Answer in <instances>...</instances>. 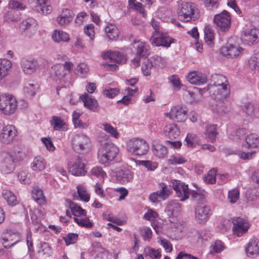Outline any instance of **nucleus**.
I'll return each mask as SVG.
<instances>
[{
	"label": "nucleus",
	"instance_id": "f257e3e1",
	"mask_svg": "<svg viewBox=\"0 0 259 259\" xmlns=\"http://www.w3.org/2000/svg\"><path fill=\"white\" fill-rule=\"evenodd\" d=\"M190 194L193 200L200 201L197 203L195 208V217L197 221L199 224L205 223L209 218L210 208L205 203L204 195L200 190L192 191Z\"/></svg>",
	"mask_w": 259,
	"mask_h": 259
},
{
	"label": "nucleus",
	"instance_id": "f03ea898",
	"mask_svg": "<svg viewBox=\"0 0 259 259\" xmlns=\"http://www.w3.org/2000/svg\"><path fill=\"white\" fill-rule=\"evenodd\" d=\"M102 57L107 61L104 65L107 66V69L112 71L116 70L118 68L116 64H124L126 61V57L118 51H108L103 52Z\"/></svg>",
	"mask_w": 259,
	"mask_h": 259
},
{
	"label": "nucleus",
	"instance_id": "7ed1b4c3",
	"mask_svg": "<svg viewBox=\"0 0 259 259\" xmlns=\"http://www.w3.org/2000/svg\"><path fill=\"white\" fill-rule=\"evenodd\" d=\"M178 14L181 19L187 22L195 21L199 17L195 5L191 2H183L178 8Z\"/></svg>",
	"mask_w": 259,
	"mask_h": 259
},
{
	"label": "nucleus",
	"instance_id": "20e7f679",
	"mask_svg": "<svg viewBox=\"0 0 259 259\" xmlns=\"http://www.w3.org/2000/svg\"><path fill=\"white\" fill-rule=\"evenodd\" d=\"M118 152L117 147L112 143H105L99 150L98 157L100 163L106 164L113 160Z\"/></svg>",
	"mask_w": 259,
	"mask_h": 259
},
{
	"label": "nucleus",
	"instance_id": "39448f33",
	"mask_svg": "<svg viewBox=\"0 0 259 259\" xmlns=\"http://www.w3.org/2000/svg\"><path fill=\"white\" fill-rule=\"evenodd\" d=\"M126 148L128 151L133 154L142 156L148 152L149 145L146 141L139 138H135L130 140L127 143Z\"/></svg>",
	"mask_w": 259,
	"mask_h": 259
},
{
	"label": "nucleus",
	"instance_id": "423d86ee",
	"mask_svg": "<svg viewBox=\"0 0 259 259\" xmlns=\"http://www.w3.org/2000/svg\"><path fill=\"white\" fill-rule=\"evenodd\" d=\"M17 107V102L11 95H0V110L5 115L13 114Z\"/></svg>",
	"mask_w": 259,
	"mask_h": 259
},
{
	"label": "nucleus",
	"instance_id": "0eeeda50",
	"mask_svg": "<svg viewBox=\"0 0 259 259\" xmlns=\"http://www.w3.org/2000/svg\"><path fill=\"white\" fill-rule=\"evenodd\" d=\"M209 106L212 112L220 115L229 113L231 109L230 103L226 99L212 98L209 101Z\"/></svg>",
	"mask_w": 259,
	"mask_h": 259
},
{
	"label": "nucleus",
	"instance_id": "6e6552de",
	"mask_svg": "<svg viewBox=\"0 0 259 259\" xmlns=\"http://www.w3.org/2000/svg\"><path fill=\"white\" fill-rule=\"evenodd\" d=\"M90 139L84 135H76L72 140V147L78 153H83L90 149Z\"/></svg>",
	"mask_w": 259,
	"mask_h": 259
},
{
	"label": "nucleus",
	"instance_id": "1a4fd4ad",
	"mask_svg": "<svg viewBox=\"0 0 259 259\" xmlns=\"http://www.w3.org/2000/svg\"><path fill=\"white\" fill-rule=\"evenodd\" d=\"M213 22L216 25L218 31L225 32L229 30L231 26V17L229 13L224 11L214 16Z\"/></svg>",
	"mask_w": 259,
	"mask_h": 259
},
{
	"label": "nucleus",
	"instance_id": "9d476101",
	"mask_svg": "<svg viewBox=\"0 0 259 259\" xmlns=\"http://www.w3.org/2000/svg\"><path fill=\"white\" fill-rule=\"evenodd\" d=\"M174 39L170 37L167 34L159 33L155 31L150 39L152 45L155 46H163L168 48L174 42Z\"/></svg>",
	"mask_w": 259,
	"mask_h": 259
},
{
	"label": "nucleus",
	"instance_id": "9b49d317",
	"mask_svg": "<svg viewBox=\"0 0 259 259\" xmlns=\"http://www.w3.org/2000/svg\"><path fill=\"white\" fill-rule=\"evenodd\" d=\"M17 131L14 126L7 125L4 126L0 132V142L4 144L11 143L16 136Z\"/></svg>",
	"mask_w": 259,
	"mask_h": 259
},
{
	"label": "nucleus",
	"instance_id": "f8f14e48",
	"mask_svg": "<svg viewBox=\"0 0 259 259\" xmlns=\"http://www.w3.org/2000/svg\"><path fill=\"white\" fill-rule=\"evenodd\" d=\"M85 159L78 156L72 164L69 165V170L76 176H84L87 173Z\"/></svg>",
	"mask_w": 259,
	"mask_h": 259
},
{
	"label": "nucleus",
	"instance_id": "ddd939ff",
	"mask_svg": "<svg viewBox=\"0 0 259 259\" xmlns=\"http://www.w3.org/2000/svg\"><path fill=\"white\" fill-rule=\"evenodd\" d=\"M28 3L30 8L38 13L47 15L52 12L47 0H28Z\"/></svg>",
	"mask_w": 259,
	"mask_h": 259
},
{
	"label": "nucleus",
	"instance_id": "4468645a",
	"mask_svg": "<svg viewBox=\"0 0 259 259\" xmlns=\"http://www.w3.org/2000/svg\"><path fill=\"white\" fill-rule=\"evenodd\" d=\"M187 111L185 108L176 106L173 107L169 112L165 113V115L177 122H184L187 118Z\"/></svg>",
	"mask_w": 259,
	"mask_h": 259
},
{
	"label": "nucleus",
	"instance_id": "2eb2a0df",
	"mask_svg": "<svg viewBox=\"0 0 259 259\" xmlns=\"http://www.w3.org/2000/svg\"><path fill=\"white\" fill-rule=\"evenodd\" d=\"M36 29V22L34 19L31 17H29L23 20L20 25V30L21 33L29 37L34 33Z\"/></svg>",
	"mask_w": 259,
	"mask_h": 259
},
{
	"label": "nucleus",
	"instance_id": "dca6fc26",
	"mask_svg": "<svg viewBox=\"0 0 259 259\" xmlns=\"http://www.w3.org/2000/svg\"><path fill=\"white\" fill-rule=\"evenodd\" d=\"M233 231L234 234L241 236L248 230L249 225L247 221L242 218L238 217L233 219Z\"/></svg>",
	"mask_w": 259,
	"mask_h": 259
},
{
	"label": "nucleus",
	"instance_id": "f3484780",
	"mask_svg": "<svg viewBox=\"0 0 259 259\" xmlns=\"http://www.w3.org/2000/svg\"><path fill=\"white\" fill-rule=\"evenodd\" d=\"M11 154L6 152L0 153V164L3 170L6 173L13 171L15 167V163Z\"/></svg>",
	"mask_w": 259,
	"mask_h": 259
},
{
	"label": "nucleus",
	"instance_id": "a211bd4d",
	"mask_svg": "<svg viewBox=\"0 0 259 259\" xmlns=\"http://www.w3.org/2000/svg\"><path fill=\"white\" fill-rule=\"evenodd\" d=\"M207 90L209 91L212 98L218 99H226L230 94L228 85L208 86Z\"/></svg>",
	"mask_w": 259,
	"mask_h": 259
},
{
	"label": "nucleus",
	"instance_id": "6ab92c4d",
	"mask_svg": "<svg viewBox=\"0 0 259 259\" xmlns=\"http://www.w3.org/2000/svg\"><path fill=\"white\" fill-rule=\"evenodd\" d=\"M172 187L176 191L177 197L180 198V201H185L189 198L190 193L187 185L179 181H175L172 183Z\"/></svg>",
	"mask_w": 259,
	"mask_h": 259
},
{
	"label": "nucleus",
	"instance_id": "aec40b11",
	"mask_svg": "<svg viewBox=\"0 0 259 259\" xmlns=\"http://www.w3.org/2000/svg\"><path fill=\"white\" fill-rule=\"evenodd\" d=\"M166 212L169 218V221L174 223L181 211V204L175 200L170 201L166 207Z\"/></svg>",
	"mask_w": 259,
	"mask_h": 259
},
{
	"label": "nucleus",
	"instance_id": "412c9836",
	"mask_svg": "<svg viewBox=\"0 0 259 259\" xmlns=\"http://www.w3.org/2000/svg\"><path fill=\"white\" fill-rule=\"evenodd\" d=\"M243 49L237 44H227L222 47L221 53L228 58H235L239 55Z\"/></svg>",
	"mask_w": 259,
	"mask_h": 259
},
{
	"label": "nucleus",
	"instance_id": "4be33fe9",
	"mask_svg": "<svg viewBox=\"0 0 259 259\" xmlns=\"http://www.w3.org/2000/svg\"><path fill=\"white\" fill-rule=\"evenodd\" d=\"M149 55V47L144 42L140 43L137 47L135 57L132 60V63L135 67L140 65V60L148 58Z\"/></svg>",
	"mask_w": 259,
	"mask_h": 259
},
{
	"label": "nucleus",
	"instance_id": "5701e85b",
	"mask_svg": "<svg viewBox=\"0 0 259 259\" xmlns=\"http://www.w3.org/2000/svg\"><path fill=\"white\" fill-rule=\"evenodd\" d=\"M23 71L27 74L35 72L38 67L37 61L34 59L23 58L21 61Z\"/></svg>",
	"mask_w": 259,
	"mask_h": 259
},
{
	"label": "nucleus",
	"instance_id": "b1692460",
	"mask_svg": "<svg viewBox=\"0 0 259 259\" xmlns=\"http://www.w3.org/2000/svg\"><path fill=\"white\" fill-rule=\"evenodd\" d=\"M242 110L246 116L250 119L259 118V106L248 102L242 107Z\"/></svg>",
	"mask_w": 259,
	"mask_h": 259
},
{
	"label": "nucleus",
	"instance_id": "393cba45",
	"mask_svg": "<svg viewBox=\"0 0 259 259\" xmlns=\"http://www.w3.org/2000/svg\"><path fill=\"white\" fill-rule=\"evenodd\" d=\"M242 40L249 45L256 44L259 41L258 30L256 29H252L245 31Z\"/></svg>",
	"mask_w": 259,
	"mask_h": 259
},
{
	"label": "nucleus",
	"instance_id": "a878e982",
	"mask_svg": "<svg viewBox=\"0 0 259 259\" xmlns=\"http://www.w3.org/2000/svg\"><path fill=\"white\" fill-rule=\"evenodd\" d=\"M170 194V191L167 186L162 184V188L156 192H153L149 196V199L153 202L159 201L158 198L165 200L167 198Z\"/></svg>",
	"mask_w": 259,
	"mask_h": 259
},
{
	"label": "nucleus",
	"instance_id": "bb28decb",
	"mask_svg": "<svg viewBox=\"0 0 259 259\" xmlns=\"http://www.w3.org/2000/svg\"><path fill=\"white\" fill-rule=\"evenodd\" d=\"M187 80L192 84H200L207 82V77L205 74L193 71L188 74Z\"/></svg>",
	"mask_w": 259,
	"mask_h": 259
},
{
	"label": "nucleus",
	"instance_id": "cd10ccee",
	"mask_svg": "<svg viewBox=\"0 0 259 259\" xmlns=\"http://www.w3.org/2000/svg\"><path fill=\"white\" fill-rule=\"evenodd\" d=\"M248 256L254 257L259 254V239L253 238L248 243L245 248Z\"/></svg>",
	"mask_w": 259,
	"mask_h": 259
},
{
	"label": "nucleus",
	"instance_id": "c85d7f7f",
	"mask_svg": "<svg viewBox=\"0 0 259 259\" xmlns=\"http://www.w3.org/2000/svg\"><path fill=\"white\" fill-rule=\"evenodd\" d=\"M65 205L68 207L72 212V214L75 217L78 215H86V210L82 209L80 206L74 203L69 199H65Z\"/></svg>",
	"mask_w": 259,
	"mask_h": 259
},
{
	"label": "nucleus",
	"instance_id": "c756f323",
	"mask_svg": "<svg viewBox=\"0 0 259 259\" xmlns=\"http://www.w3.org/2000/svg\"><path fill=\"white\" fill-rule=\"evenodd\" d=\"M81 99L85 107L94 112L97 111L98 104L95 98H93L90 97L88 94H85L82 96Z\"/></svg>",
	"mask_w": 259,
	"mask_h": 259
},
{
	"label": "nucleus",
	"instance_id": "7c9ffc66",
	"mask_svg": "<svg viewBox=\"0 0 259 259\" xmlns=\"http://www.w3.org/2000/svg\"><path fill=\"white\" fill-rule=\"evenodd\" d=\"M165 136L171 139L177 138L180 135L179 128L175 124H169L164 128Z\"/></svg>",
	"mask_w": 259,
	"mask_h": 259
},
{
	"label": "nucleus",
	"instance_id": "2f4dec72",
	"mask_svg": "<svg viewBox=\"0 0 259 259\" xmlns=\"http://www.w3.org/2000/svg\"><path fill=\"white\" fill-rule=\"evenodd\" d=\"M117 180L122 184L129 182L133 177L132 172L128 169H121L116 172Z\"/></svg>",
	"mask_w": 259,
	"mask_h": 259
},
{
	"label": "nucleus",
	"instance_id": "473e14b6",
	"mask_svg": "<svg viewBox=\"0 0 259 259\" xmlns=\"http://www.w3.org/2000/svg\"><path fill=\"white\" fill-rule=\"evenodd\" d=\"M229 85L225 76L221 74H214L211 75L210 83L208 86H222Z\"/></svg>",
	"mask_w": 259,
	"mask_h": 259
},
{
	"label": "nucleus",
	"instance_id": "72a5a7b5",
	"mask_svg": "<svg viewBox=\"0 0 259 259\" xmlns=\"http://www.w3.org/2000/svg\"><path fill=\"white\" fill-rule=\"evenodd\" d=\"M12 64L7 59H0V80L7 76L10 72Z\"/></svg>",
	"mask_w": 259,
	"mask_h": 259
},
{
	"label": "nucleus",
	"instance_id": "f704fd0d",
	"mask_svg": "<svg viewBox=\"0 0 259 259\" xmlns=\"http://www.w3.org/2000/svg\"><path fill=\"white\" fill-rule=\"evenodd\" d=\"M105 31L110 40H114L119 36V31L117 27L112 24H110L105 28Z\"/></svg>",
	"mask_w": 259,
	"mask_h": 259
},
{
	"label": "nucleus",
	"instance_id": "c9c22d12",
	"mask_svg": "<svg viewBox=\"0 0 259 259\" xmlns=\"http://www.w3.org/2000/svg\"><path fill=\"white\" fill-rule=\"evenodd\" d=\"M216 129L217 125L215 124H211L205 127L204 135L205 138L211 142H213L215 141L218 134Z\"/></svg>",
	"mask_w": 259,
	"mask_h": 259
},
{
	"label": "nucleus",
	"instance_id": "e433bc0d",
	"mask_svg": "<svg viewBox=\"0 0 259 259\" xmlns=\"http://www.w3.org/2000/svg\"><path fill=\"white\" fill-rule=\"evenodd\" d=\"M46 163L43 157L38 156L35 157L31 163V168L34 170H42L46 167Z\"/></svg>",
	"mask_w": 259,
	"mask_h": 259
},
{
	"label": "nucleus",
	"instance_id": "4c0bfd02",
	"mask_svg": "<svg viewBox=\"0 0 259 259\" xmlns=\"http://www.w3.org/2000/svg\"><path fill=\"white\" fill-rule=\"evenodd\" d=\"M152 148L154 155L159 158H163L167 154L166 148L162 145L159 144L153 145Z\"/></svg>",
	"mask_w": 259,
	"mask_h": 259
},
{
	"label": "nucleus",
	"instance_id": "58836bf2",
	"mask_svg": "<svg viewBox=\"0 0 259 259\" xmlns=\"http://www.w3.org/2000/svg\"><path fill=\"white\" fill-rule=\"evenodd\" d=\"M11 155L14 159L15 163L21 161L26 157V153L25 150L17 148L14 149L11 153Z\"/></svg>",
	"mask_w": 259,
	"mask_h": 259
},
{
	"label": "nucleus",
	"instance_id": "ea45409f",
	"mask_svg": "<svg viewBox=\"0 0 259 259\" xmlns=\"http://www.w3.org/2000/svg\"><path fill=\"white\" fill-rule=\"evenodd\" d=\"M246 143L248 148L258 147H259V137L256 134H251L246 137Z\"/></svg>",
	"mask_w": 259,
	"mask_h": 259
},
{
	"label": "nucleus",
	"instance_id": "a19ab883",
	"mask_svg": "<svg viewBox=\"0 0 259 259\" xmlns=\"http://www.w3.org/2000/svg\"><path fill=\"white\" fill-rule=\"evenodd\" d=\"M204 39L205 42L210 46L213 45L214 41V32L209 26H205L204 30Z\"/></svg>",
	"mask_w": 259,
	"mask_h": 259
},
{
	"label": "nucleus",
	"instance_id": "79ce46f5",
	"mask_svg": "<svg viewBox=\"0 0 259 259\" xmlns=\"http://www.w3.org/2000/svg\"><path fill=\"white\" fill-rule=\"evenodd\" d=\"M32 197L39 204H42L45 202V197L43 192L39 188L34 189L32 191Z\"/></svg>",
	"mask_w": 259,
	"mask_h": 259
},
{
	"label": "nucleus",
	"instance_id": "37998d69",
	"mask_svg": "<svg viewBox=\"0 0 259 259\" xmlns=\"http://www.w3.org/2000/svg\"><path fill=\"white\" fill-rule=\"evenodd\" d=\"M52 38L56 42H60L61 41H67L69 39V35L61 30H56L52 35Z\"/></svg>",
	"mask_w": 259,
	"mask_h": 259
},
{
	"label": "nucleus",
	"instance_id": "c03bdc74",
	"mask_svg": "<svg viewBox=\"0 0 259 259\" xmlns=\"http://www.w3.org/2000/svg\"><path fill=\"white\" fill-rule=\"evenodd\" d=\"M3 196L10 205L14 206L18 203L16 196L10 191L4 190Z\"/></svg>",
	"mask_w": 259,
	"mask_h": 259
},
{
	"label": "nucleus",
	"instance_id": "a18cd8bd",
	"mask_svg": "<svg viewBox=\"0 0 259 259\" xmlns=\"http://www.w3.org/2000/svg\"><path fill=\"white\" fill-rule=\"evenodd\" d=\"M6 236L4 237L3 240L5 241V242H3V245L5 248H10L14 244H15L18 241V240H17L11 243L10 244H5V243L7 242H8L9 241H13L14 239L13 238V237H17V234L14 233H12L11 230H7L6 231Z\"/></svg>",
	"mask_w": 259,
	"mask_h": 259
},
{
	"label": "nucleus",
	"instance_id": "49530a36",
	"mask_svg": "<svg viewBox=\"0 0 259 259\" xmlns=\"http://www.w3.org/2000/svg\"><path fill=\"white\" fill-rule=\"evenodd\" d=\"M153 64L148 58L143 59L141 69L144 75H149L151 74V70Z\"/></svg>",
	"mask_w": 259,
	"mask_h": 259
},
{
	"label": "nucleus",
	"instance_id": "de8ad7c7",
	"mask_svg": "<svg viewBox=\"0 0 259 259\" xmlns=\"http://www.w3.org/2000/svg\"><path fill=\"white\" fill-rule=\"evenodd\" d=\"M248 62L250 69L259 70V53L254 54L249 58Z\"/></svg>",
	"mask_w": 259,
	"mask_h": 259
},
{
	"label": "nucleus",
	"instance_id": "09e8293b",
	"mask_svg": "<svg viewBox=\"0 0 259 259\" xmlns=\"http://www.w3.org/2000/svg\"><path fill=\"white\" fill-rule=\"evenodd\" d=\"M66 11H68V15L66 14L64 16H60L57 18L58 23L61 26H64L69 24L72 20L73 17L71 15L72 12L68 10H66Z\"/></svg>",
	"mask_w": 259,
	"mask_h": 259
},
{
	"label": "nucleus",
	"instance_id": "8fccbe9b",
	"mask_svg": "<svg viewBox=\"0 0 259 259\" xmlns=\"http://www.w3.org/2000/svg\"><path fill=\"white\" fill-rule=\"evenodd\" d=\"M128 5L131 9L136 10L140 13L142 14L143 17L146 16V14L144 13V9L142 4L137 2L136 0H129Z\"/></svg>",
	"mask_w": 259,
	"mask_h": 259
},
{
	"label": "nucleus",
	"instance_id": "3c124183",
	"mask_svg": "<svg viewBox=\"0 0 259 259\" xmlns=\"http://www.w3.org/2000/svg\"><path fill=\"white\" fill-rule=\"evenodd\" d=\"M38 87L37 84L28 83L24 88V92L28 97H32L35 95Z\"/></svg>",
	"mask_w": 259,
	"mask_h": 259
},
{
	"label": "nucleus",
	"instance_id": "603ef678",
	"mask_svg": "<svg viewBox=\"0 0 259 259\" xmlns=\"http://www.w3.org/2000/svg\"><path fill=\"white\" fill-rule=\"evenodd\" d=\"M76 74H79L81 77H84L89 71L87 64L81 63L77 65L76 68Z\"/></svg>",
	"mask_w": 259,
	"mask_h": 259
},
{
	"label": "nucleus",
	"instance_id": "864d4df0",
	"mask_svg": "<svg viewBox=\"0 0 259 259\" xmlns=\"http://www.w3.org/2000/svg\"><path fill=\"white\" fill-rule=\"evenodd\" d=\"M217 170L213 168L209 170L207 174L203 178L204 181L207 184H212L215 182Z\"/></svg>",
	"mask_w": 259,
	"mask_h": 259
},
{
	"label": "nucleus",
	"instance_id": "5fc2aeb1",
	"mask_svg": "<svg viewBox=\"0 0 259 259\" xmlns=\"http://www.w3.org/2000/svg\"><path fill=\"white\" fill-rule=\"evenodd\" d=\"M77 193L80 199L85 202L90 200V195L88 194L85 188L81 186H77Z\"/></svg>",
	"mask_w": 259,
	"mask_h": 259
},
{
	"label": "nucleus",
	"instance_id": "6e6d98bb",
	"mask_svg": "<svg viewBox=\"0 0 259 259\" xmlns=\"http://www.w3.org/2000/svg\"><path fill=\"white\" fill-rule=\"evenodd\" d=\"M168 79L170 82L175 89L179 90L182 84L180 82L179 77L176 75H172L168 77Z\"/></svg>",
	"mask_w": 259,
	"mask_h": 259
},
{
	"label": "nucleus",
	"instance_id": "4d7b16f0",
	"mask_svg": "<svg viewBox=\"0 0 259 259\" xmlns=\"http://www.w3.org/2000/svg\"><path fill=\"white\" fill-rule=\"evenodd\" d=\"M73 219L74 222H75L79 226L84 227L86 228H91L93 226V223L90 222L88 218L84 219H80L76 217H74Z\"/></svg>",
	"mask_w": 259,
	"mask_h": 259
},
{
	"label": "nucleus",
	"instance_id": "13d9d810",
	"mask_svg": "<svg viewBox=\"0 0 259 259\" xmlns=\"http://www.w3.org/2000/svg\"><path fill=\"white\" fill-rule=\"evenodd\" d=\"M138 163L145 166L149 170H154L158 166V163L155 162H152L150 160L138 161Z\"/></svg>",
	"mask_w": 259,
	"mask_h": 259
},
{
	"label": "nucleus",
	"instance_id": "bf43d9fd",
	"mask_svg": "<svg viewBox=\"0 0 259 259\" xmlns=\"http://www.w3.org/2000/svg\"><path fill=\"white\" fill-rule=\"evenodd\" d=\"M63 69L62 65L60 64L55 65L52 68V69L54 72L55 75L59 78L64 77L66 75V73L64 72Z\"/></svg>",
	"mask_w": 259,
	"mask_h": 259
},
{
	"label": "nucleus",
	"instance_id": "052dcab7",
	"mask_svg": "<svg viewBox=\"0 0 259 259\" xmlns=\"http://www.w3.org/2000/svg\"><path fill=\"white\" fill-rule=\"evenodd\" d=\"M51 124L53 125V127L55 130H59L61 128L64 122L61 118L58 116H53V120L51 121Z\"/></svg>",
	"mask_w": 259,
	"mask_h": 259
},
{
	"label": "nucleus",
	"instance_id": "680f3d73",
	"mask_svg": "<svg viewBox=\"0 0 259 259\" xmlns=\"http://www.w3.org/2000/svg\"><path fill=\"white\" fill-rule=\"evenodd\" d=\"M78 238V234L76 233H69L63 237L67 245L75 243Z\"/></svg>",
	"mask_w": 259,
	"mask_h": 259
},
{
	"label": "nucleus",
	"instance_id": "e2e57ef3",
	"mask_svg": "<svg viewBox=\"0 0 259 259\" xmlns=\"http://www.w3.org/2000/svg\"><path fill=\"white\" fill-rule=\"evenodd\" d=\"M152 231L150 228L144 227L140 229V234L144 240H149L152 237Z\"/></svg>",
	"mask_w": 259,
	"mask_h": 259
},
{
	"label": "nucleus",
	"instance_id": "0e129e2a",
	"mask_svg": "<svg viewBox=\"0 0 259 259\" xmlns=\"http://www.w3.org/2000/svg\"><path fill=\"white\" fill-rule=\"evenodd\" d=\"M245 134V130L244 128H239L231 134V136L233 137V140H237L243 138Z\"/></svg>",
	"mask_w": 259,
	"mask_h": 259
},
{
	"label": "nucleus",
	"instance_id": "69168bd1",
	"mask_svg": "<svg viewBox=\"0 0 259 259\" xmlns=\"http://www.w3.org/2000/svg\"><path fill=\"white\" fill-rule=\"evenodd\" d=\"M239 192L237 189H233L229 191L228 198L230 199V201L232 203H235L237 201L239 198Z\"/></svg>",
	"mask_w": 259,
	"mask_h": 259
},
{
	"label": "nucleus",
	"instance_id": "338daca9",
	"mask_svg": "<svg viewBox=\"0 0 259 259\" xmlns=\"http://www.w3.org/2000/svg\"><path fill=\"white\" fill-rule=\"evenodd\" d=\"M103 125L104 126V130L107 133L110 134L112 136L116 138H117L118 134L115 128L108 123L103 124Z\"/></svg>",
	"mask_w": 259,
	"mask_h": 259
},
{
	"label": "nucleus",
	"instance_id": "774afa93",
	"mask_svg": "<svg viewBox=\"0 0 259 259\" xmlns=\"http://www.w3.org/2000/svg\"><path fill=\"white\" fill-rule=\"evenodd\" d=\"M186 161L183 157L175 155L170 156L168 159L169 163L171 164H182Z\"/></svg>",
	"mask_w": 259,
	"mask_h": 259
}]
</instances>
